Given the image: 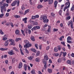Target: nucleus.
I'll return each instance as SVG.
<instances>
[{"label": "nucleus", "instance_id": "obj_1", "mask_svg": "<svg viewBox=\"0 0 74 74\" xmlns=\"http://www.w3.org/2000/svg\"><path fill=\"white\" fill-rule=\"evenodd\" d=\"M5 6L8 7V4L4 3L3 4V6L1 7V13H4V12L6 11V8H5Z\"/></svg>", "mask_w": 74, "mask_h": 74}, {"label": "nucleus", "instance_id": "obj_2", "mask_svg": "<svg viewBox=\"0 0 74 74\" xmlns=\"http://www.w3.org/2000/svg\"><path fill=\"white\" fill-rule=\"evenodd\" d=\"M17 4V6L18 7L19 5V1L18 0L17 2V1H14L13 3H12L11 5L12 6V7H14V6H15V5H16Z\"/></svg>", "mask_w": 74, "mask_h": 74}, {"label": "nucleus", "instance_id": "obj_3", "mask_svg": "<svg viewBox=\"0 0 74 74\" xmlns=\"http://www.w3.org/2000/svg\"><path fill=\"white\" fill-rule=\"evenodd\" d=\"M47 19V17L45 15H44L42 16V19L43 21V22L48 23L49 21V20Z\"/></svg>", "mask_w": 74, "mask_h": 74}, {"label": "nucleus", "instance_id": "obj_4", "mask_svg": "<svg viewBox=\"0 0 74 74\" xmlns=\"http://www.w3.org/2000/svg\"><path fill=\"white\" fill-rule=\"evenodd\" d=\"M32 46V44H29V42L26 44L24 46V48H27V47H30Z\"/></svg>", "mask_w": 74, "mask_h": 74}, {"label": "nucleus", "instance_id": "obj_5", "mask_svg": "<svg viewBox=\"0 0 74 74\" xmlns=\"http://www.w3.org/2000/svg\"><path fill=\"white\" fill-rule=\"evenodd\" d=\"M8 53L9 55H13L14 54V51L12 50H11V51L8 52Z\"/></svg>", "mask_w": 74, "mask_h": 74}, {"label": "nucleus", "instance_id": "obj_6", "mask_svg": "<svg viewBox=\"0 0 74 74\" xmlns=\"http://www.w3.org/2000/svg\"><path fill=\"white\" fill-rule=\"evenodd\" d=\"M27 18L25 17V18L23 19V21H24V23H27Z\"/></svg>", "mask_w": 74, "mask_h": 74}, {"label": "nucleus", "instance_id": "obj_7", "mask_svg": "<svg viewBox=\"0 0 74 74\" xmlns=\"http://www.w3.org/2000/svg\"><path fill=\"white\" fill-rule=\"evenodd\" d=\"M8 40H6L5 42L4 45L5 46L7 47L8 46Z\"/></svg>", "mask_w": 74, "mask_h": 74}, {"label": "nucleus", "instance_id": "obj_8", "mask_svg": "<svg viewBox=\"0 0 74 74\" xmlns=\"http://www.w3.org/2000/svg\"><path fill=\"white\" fill-rule=\"evenodd\" d=\"M58 2L56 1H54V7L55 8H56L57 7V5H58Z\"/></svg>", "mask_w": 74, "mask_h": 74}, {"label": "nucleus", "instance_id": "obj_9", "mask_svg": "<svg viewBox=\"0 0 74 74\" xmlns=\"http://www.w3.org/2000/svg\"><path fill=\"white\" fill-rule=\"evenodd\" d=\"M22 63L20 62L19 63V64L18 65V69H21V68H22Z\"/></svg>", "mask_w": 74, "mask_h": 74}, {"label": "nucleus", "instance_id": "obj_10", "mask_svg": "<svg viewBox=\"0 0 74 74\" xmlns=\"http://www.w3.org/2000/svg\"><path fill=\"white\" fill-rule=\"evenodd\" d=\"M28 59L30 60H32V59L34 58V56H32L30 57H28L27 58Z\"/></svg>", "mask_w": 74, "mask_h": 74}, {"label": "nucleus", "instance_id": "obj_11", "mask_svg": "<svg viewBox=\"0 0 74 74\" xmlns=\"http://www.w3.org/2000/svg\"><path fill=\"white\" fill-rule=\"evenodd\" d=\"M0 49L1 51H7V50H8V48L5 49L4 48H1Z\"/></svg>", "mask_w": 74, "mask_h": 74}, {"label": "nucleus", "instance_id": "obj_12", "mask_svg": "<svg viewBox=\"0 0 74 74\" xmlns=\"http://www.w3.org/2000/svg\"><path fill=\"white\" fill-rule=\"evenodd\" d=\"M66 5H68V8H69L70 7V3L69 2H67L66 4H65Z\"/></svg>", "mask_w": 74, "mask_h": 74}, {"label": "nucleus", "instance_id": "obj_13", "mask_svg": "<svg viewBox=\"0 0 74 74\" xmlns=\"http://www.w3.org/2000/svg\"><path fill=\"white\" fill-rule=\"evenodd\" d=\"M30 73L32 74H36V73H35V70L34 69H32Z\"/></svg>", "mask_w": 74, "mask_h": 74}, {"label": "nucleus", "instance_id": "obj_14", "mask_svg": "<svg viewBox=\"0 0 74 74\" xmlns=\"http://www.w3.org/2000/svg\"><path fill=\"white\" fill-rule=\"evenodd\" d=\"M47 71L49 73H52V70L51 69H48L47 70Z\"/></svg>", "mask_w": 74, "mask_h": 74}, {"label": "nucleus", "instance_id": "obj_15", "mask_svg": "<svg viewBox=\"0 0 74 74\" xmlns=\"http://www.w3.org/2000/svg\"><path fill=\"white\" fill-rule=\"evenodd\" d=\"M67 64H69L71 65V61L70 60H68L67 61Z\"/></svg>", "mask_w": 74, "mask_h": 74}, {"label": "nucleus", "instance_id": "obj_16", "mask_svg": "<svg viewBox=\"0 0 74 74\" xmlns=\"http://www.w3.org/2000/svg\"><path fill=\"white\" fill-rule=\"evenodd\" d=\"M44 59L46 60H48V57L47 56H45L44 57Z\"/></svg>", "mask_w": 74, "mask_h": 74}, {"label": "nucleus", "instance_id": "obj_17", "mask_svg": "<svg viewBox=\"0 0 74 74\" xmlns=\"http://www.w3.org/2000/svg\"><path fill=\"white\" fill-rule=\"evenodd\" d=\"M48 28L47 29V32H49H49H50V31L51 30V26L50 25H48Z\"/></svg>", "mask_w": 74, "mask_h": 74}, {"label": "nucleus", "instance_id": "obj_18", "mask_svg": "<svg viewBox=\"0 0 74 74\" xmlns=\"http://www.w3.org/2000/svg\"><path fill=\"white\" fill-rule=\"evenodd\" d=\"M73 23V21L72 20L68 22L67 24L68 26H70V25L71 24Z\"/></svg>", "mask_w": 74, "mask_h": 74}, {"label": "nucleus", "instance_id": "obj_19", "mask_svg": "<svg viewBox=\"0 0 74 74\" xmlns=\"http://www.w3.org/2000/svg\"><path fill=\"white\" fill-rule=\"evenodd\" d=\"M31 39L32 41H35V39L34 38V36H32L31 37Z\"/></svg>", "mask_w": 74, "mask_h": 74}, {"label": "nucleus", "instance_id": "obj_20", "mask_svg": "<svg viewBox=\"0 0 74 74\" xmlns=\"http://www.w3.org/2000/svg\"><path fill=\"white\" fill-rule=\"evenodd\" d=\"M22 40V39L21 38H16L15 40V41L16 42H18V41H19V40H20V41H21Z\"/></svg>", "mask_w": 74, "mask_h": 74}, {"label": "nucleus", "instance_id": "obj_21", "mask_svg": "<svg viewBox=\"0 0 74 74\" xmlns=\"http://www.w3.org/2000/svg\"><path fill=\"white\" fill-rule=\"evenodd\" d=\"M53 0H49V4H51L53 3Z\"/></svg>", "mask_w": 74, "mask_h": 74}, {"label": "nucleus", "instance_id": "obj_22", "mask_svg": "<svg viewBox=\"0 0 74 74\" xmlns=\"http://www.w3.org/2000/svg\"><path fill=\"white\" fill-rule=\"evenodd\" d=\"M37 8L38 9H40V8H42V5H39L38 6Z\"/></svg>", "mask_w": 74, "mask_h": 74}, {"label": "nucleus", "instance_id": "obj_23", "mask_svg": "<svg viewBox=\"0 0 74 74\" xmlns=\"http://www.w3.org/2000/svg\"><path fill=\"white\" fill-rule=\"evenodd\" d=\"M40 58H36L35 59V60L36 62H40Z\"/></svg>", "mask_w": 74, "mask_h": 74}, {"label": "nucleus", "instance_id": "obj_24", "mask_svg": "<svg viewBox=\"0 0 74 74\" xmlns=\"http://www.w3.org/2000/svg\"><path fill=\"white\" fill-rule=\"evenodd\" d=\"M24 69L25 71L27 70V65L26 64H25L24 65Z\"/></svg>", "mask_w": 74, "mask_h": 74}, {"label": "nucleus", "instance_id": "obj_25", "mask_svg": "<svg viewBox=\"0 0 74 74\" xmlns=\"http://www.w3.org/2000/svg\"><path fill=\"white\" fill-rule=\"evenodd\" d=\"M31 30L32 31H33L34 30L36 31V30H37V29L36 28V27H34L31 29Z\"/></svg>", "mask_w": 74, "mask_h": 74}, {"label": "nucleus", "instance_id": "obj_26", "mask_svg": "<svg viewBox=\"0 0 74 74\" xmlns=\"http://www.w3.org/2000/svg\"><path fill=\"white\" fill-rule=\"evenodd\" d=\"M28 27L29 29H31L32 28V25H29L28 26Z\"/></svg>", "mask_w": 74, "mask_h": 74}, {"label": "nucleus", "instance_id": "obj_27", "mask_svg": "<svg viewBox=\"0 0 74 74\" xmlns=\"http://www.w3.org/2000/svg\"><path fill=\"white\" fill-rule=\"evenodd\" d=\"M67 43H69V44H72L73 43V42L71 41L68 40H67Z\"/></svg>", "mask_w": 74, "mask_h": 74}, {"label": "nucleus", "instance_id": "obj_28", "mask_svg": "<svg viewBox=\"0 0 74 74\" xmlns=\"http://www.w3.org/2000/svg\"><path fill=\"white\" fill-rule=\"evenodd\" d=\"M15 33L16 34H19V31L18 30H16L15 32Z\"/></svg>", "mask_w": 74, "mask_h": 74}, {"label": "nucleus", "instance_id": "obj_29", "mask_svg": "<svg viewBox=\"0 0 74 74\" xmlns=\"http://www.w3.org/2000/svg\"><path fill=\"white\" fill-rule=\"evenodd\" d=\"M62 53L63 54V56L64 57H65V56H66V55H67V53L66 52H63Z\"/></svg>", "mask_w": 74, "mask_h": 74}, {"label": "nucleus", "instance_id": "obj_30", "mask_svg": "<svg viewBox=\"0 0 74 74\" xmlns=\"http://www.w3.org/2000/svg\"><path fill=\"white\" fill-rule=\"evenodd\" d=\"M54 51L55 52H58V49L57 47H55L54 49Z\"/></svg>", "mask_w": 74, "mask_h": 74}, {"label": "nucleus", "instance_id": "obj_31", "mask_svg": "<svg viewBox=\"0 0 74 74\" xmlns=\"http://www.w3.org/2000/svg\"><path fill=\"white\" fill-rule=\"evenodd\" d=\"M13 48L14 49V50L16 51L17 52H18L19 51L18 50V49H17V48H16V47H13Z\"/></svg>", "mask_w": 74, "mask_h": 74}, {"label": "nucleus", "instance_id": "obj_32", "mask_svg": "<svg viewBox=\"0 0 74 74\" xmlns=\"http://www.w3.org/2000/svg\"><path fill=\"white\" fill-rule=\"evenodd\" d=\"M14 16L15 17V18H20V17H21L20 16H18V15H14Z\"/></svg>", "mask_w": 74, "mask_h": 74}, {"label": "nucleus", "instance_id": "obj_33", "mask_svg": "<svg viewBox=\"0 0 74 74\" xmlns=\"http://www.w3.org/2000/svg\"><path fill=\"white\" fill-rule=\"evenodd\" d=\"M67 40H71V37L69 36L67 38Z\"/></svg>", "mask_w": 74, "mask_h": 74}, {"label": "nucleus", "instance_id": "obj_34", "mask_svg": "<svg viewBox=\"0 0 74 74\" xmlns=\"http://www.w3.org/2000/svg\"><path fill=\"white\" fill-rule=\"evenodd\" d=\"M19 14H20V15H23V11H20L19 12Z\"/></svg>", "mask_w": 74, "mask_h": 74}, {"label": "nucleus", "instance_id": "obj_35", "mask_svg": "<svg viewBox=\"0 0 74 74\" xmlns=\"http://www.w3.org/2000/svg\"><path fill=\"white\" fill-rule=\"evenodd\" d=\"M4 16V14L2 13L1 14H0V18H3V17Z\"/></svg>", "mask_w": 74, "mask_h": 74}, {"label": "nucleus", "instance_id": "obj_36", "mask_svg": "<svg viewBox=\"0 0 74 74\" xmlns=\"http://www.w3.org/2000/svg\"><path fill=\"white\" fill-rule=\"evenodd\" d=\"M11 45H15V43H14V40H13L12 42H11Z\"/></svg>", "mask_w": 74, "mask_h": 74}, {"label": "nucleus", "instance_id": "obj_37", "mask_svg": "<svg viewBox=\"0 0 74 74\" xmlns=\"http://www.w3.org/2000/svg\"><path fill=\"white\" fill-rule=\"evenodd\" d=\"M58 49L59 51L61 50V46H58Z\"/></svg>", "mask_w": 74, "mask_h": 74}, {"label": "nucleus", "instance_id": "obj_38", "mask_svg": "<svg viewBox=\"0 0 74 74\" xmlns=\"http://www.w3.org/2000/svg\"><path fill=\"white\" fill-rule=\"evenodd\" d=\"M63 38H64V36H62L60 37V41H62V40H63V39H62Z\"/></svg>", "mask_w": 74, "mask_h": 74}, {"label": "nucleus", "instance_id": "obj_39", "mask_svg": "<svg viewBox=\"0 0 74 74\" xmlns=\"http://www.w3.org/2000/svg\"><path fill=\"white\" fill-rule=\"evenodd\" d=\"M24 42H25V43H26V44L27 43H29V41H28L27 40H24Z\"/></svg>", "mask_w": 74, "mask_h": 74}, {"label": "nucleus", "instance_id": "obj_40", "mask_svg": "<svg viewBox=\"0 0 74 74\" xmlns=\"http://www.w3.org/2000/svg\"><path fill=\"white\" fill-rule=\"evenodd\" d=\"M21 31L23 34V36H25V33H24V31H23V30L22 29H21Z\"/></svg>", "mask_w": 74, "mask_h": 74}, {"label": "nucleus", "instance_id": "obj_41", "mask_svg": "<svg viewBox=\"0 0 74 74\" xmlns=\"http://www.w3.org/2000/svg\"><path fill=\"white\" fill-rule=\"evenodd\" d=\"M32 51L33 52H35V53H36V50L35 49H31Z\"/></svg>", "mask_w": 74, "mask_h": 74}, {"label": "nucleus", "instance_id": "obj_42", "mask_svg": "<svg viewBox=\"0 0 74 74\" xmlns=\"http://www.w3.org/2000/svg\"><path fill=\"white\" fill-rule=\"evenodd\" d=\"M62 10H60L59 12V14L61 16H62Z\"/></svg>", "mask_w": 74, "mask_h": 74}, {"label": "nucleus", "instance_id": "obj_43", "mask_svg": "<svg viewBox=\"0 0 74 74\" xmlns=\"http://www.w3.org/2000/svg\"><path fill=\"white\" fill-rule=\"evenodd\" d=\"M67 8H68V7L67 6H66L63 9V11H64V12H65V11H66V9H67Z\"/></svg>", "mask_w": 74, "mask_h": 74}, {"label": "nucleus", "instance_id": "obj_44", "mask_svg": "<svg viewBox=\"0 0 74 74\" xmlns=\"http://www.w3.org/2000/svg\"><path fill=\"white\" fill-rule=\"evenodd\" d=\"M39 55H40V52L39 51H38L36 53V56H39Z\"/></svg>", "mask_w": 74, "mask_h": 74}, {"label": "nucleus", "instance_id": "obj_45", "mask_svg": "<svg viewBox=\"0 0 74 74\" xmlns=\"http://www.w3.org/2000/svg\"><path fill=\"white\" fill-rule=\"evenodd\" d=\"M25 8L24 6V5H23L21 6V9L22 10H23Z\"/></svg>", "mask_w": 74, "mask_h": 74}, {"label": "nucleus", "instance_id": "obj_46", "mask_svg": "<svg viewBox=\"0 0 74 74\" xmlns=\"http://www.w3.org/2000/svg\"><path fill=\"white\" fill-rule=\"evenodd\" d=\"M61 62H62V59L60 58H59V59L58 60V63H60Z\"/></svg>", "mask_w": 74, "mask_h": 74}, {"label": "nucleus", "instance_id": "obj_47", "mask_svg": "<svg viewBox=\"0 0 74 74\" xmlns=\"http://www.w3.org/2000/svg\"><path fill=\"white\" fill-rule=\"evenodd\" d=\"M35 47L36 49H38V44H35Z\"/></svg>", "mask_w": 74, "mask_h": 74}, {"label": "nucleus", "instance_id": "obj_48", "mask_svg": "<svg viewBox=\"0 0 74 74\" xmlns=\"http://www.w3.org/2000/svg\"><path fill=\"white\" fill-rule=\"evenodd\" d=\"M61 44L63 45L64 46H65V43L64 42H61Z\"/></svg>", "mask_w": 74, "mask_h": 74}, {"label": "nucleus", "instance_id": "obj_49", "mask_svg": "<svg viewBox=\"0 0 74 74\" xmlns=\"http://www.w3.org/2000/svg\"><path fill=\"white\" fill-rule=\"evenodd\" d=\"M50 48V47H49V46H47V47L46 49L47 51H48V50H49V49Z\"/></svg>", "mask_w": 74, "mask_h": 74}, {"label": "nucleus", "instance_id": "obj_50", "mask_svg": "<svg viewBox=\"0 0 74 74\" xmlns=\"http://www.w3.org/2000/svg\"><path fill=\"white\" fill-rule=\"evenodd\" d=\"M70 18H71V17L70 16H68L67 17V18H66V20H69V19H70Z\"/></svg>", "mask_w": 74, "mask_h": 74}, {"label": "nucleus", "instance_id": "obj_51", "mask_svg": "<svg viewBox=\"0 0 74 74\" xmlns=\"http://www.w3.org/2000/svg\"><path fill=\"white\" fill-rule=\"evenodd\" d=\"M68 47V48L69 49H71V47H70V45L69 44H68L67 45Z\"/></svg>", "mask_w": 74, "mask_h": 74}, {"label": "nucleus", "instance_id": "obj_52", "mask_svg": "<svg viewBox=\"0 0 74 74\" xmlns=\"http://www.w3.org/2000/svg\"><path fill=\"white\" fill-rule=\"evenodd\" d=\"M29 12V9H27L25 11V12H26L27 14Z\"/></svg>", "mask_w": 74, "mask_h": 74}, {"label": "nucleus", "instance_id": "obj_53", "mask_svg": "<svg viewBox=\"0 0 74 74\" xmlns=\"http://www.w3.org/2000/svg\"><path fill=\"white\" fill-rule=\"evenodd\" d=\"M6 21H2L1 23L2 25H4V23H6Z\"/></svg>", "mask_w": 74, "mask_h": 74}, {"label": "nucleus", "instance_id": "obj_54", "mask_svg": "<svg viewBox=\"0 0 74 74\" xmlns=\"http://www.w3.org/2000/svg\"><path fill=\"white\" fill-rule=\"evenodd\" d=\"M0 33H1V34H4V32L2 31V30H0Z\"/></svg>", "mask_w": 74, "mask_h": 74}, {"label": "nucleus", "instance_id": "obj_55", "mask_svg": "<svg viewBox=\"0 0 74 74\" xmlns=\"http://www.w3.org/2000/svg\"><path fill=\"white\" fill-rule=\"evenodd\" d=\"M36 28L37 29H40V27L39 26H36Z\"/></svg>", "mask_w": 74, "mask_h": 74}, {"label": "nucleus", "instance_id": "obj_56", "mask_svg": "<svg viewBox=\"0 0 74 74\" xmlns=\"http://www.w3.org/2000/svg\"><path fill=\"white\" fill-rule=\"evenodd\" d=\"M32 19H36V17L34 16H32Z\"/></svg>", "mask_w": 74, "mask_h": 74}, {"label": "nucleus", "instance_id": "obj_57", "mask_svg": "<svg viewBox=\"0 0 74 74\" xmlns=\"http://www.w3.org/2000/svg\"><path fill=\"white\" fill-rule=\"evenodd\" d=\"M53 32H57V31H58V29H54Z\"/></svg>", "mask_w": 74, "mask_h": 74}, {"label": "nucleus", "instance_id": "obj_58", "mask_svg": "<svg viewBox=\"0 0 74 74\" xmlns=\"http://www.w3.org/2000/svg\"><path fill=\"white\" fill-rule=\"evenodd\" d=\"M29 22H30L31 23H33V22H34V21H32V19H29Z\"/></svg>", "mask_w": 74, "mask_h": 74}, {"label": "nucleus", "instance_id": "obj_59", "mask_svg": "<svg viewBox=\"0 0 74 74\" xmlns=\"http://www.w3.org/2000/svg\"><path fill=\"white\" fill-rule=\"evenodd\" d=\"M73 23H71V27L72 29H73Z\"/></svg>", "mask_w": 74, "mask_h": 74}, {"label": "nucleus", "instance_id": "obj_60", "mask_svg": "<svg viewBox=\"0 0 74 74\" xmlns=\"http://www.w3.org/2000/svg\"><path fill=\"white\" fill-rule=\"evenodd\" d=\"M10 24L12 27H14V25H13V23H11Z\"/></svg>", "mask_w": 74, "mask_h": 74}, {"label": "nucleus", "instance_id": "obj_61", "mask_svg": "<svg viewBox=\"0 0 74 74\" xmlns=\"http://www.w3.org/2000/svg\"><path fill=\"white\" fill-rule=\"evenodd\" d=\"M5 63H6V64H8V60H5Z\"/></svg>", "mask_w": 74, "mask_h": 74}, {"label": "nucleus", "instance_id": "obj_62", "mask_svg": "<svg viewBox=\"0 0 74 74\" xmlns=\"http://www.w3.org/2000/svg\"><path fill=\"white\" fill-rule=\"evenodd\" d=\"M8 16H9V13H6L5 14V16L8 17Z\"/></svg>", "mask_w": 74, "mask_h": 74}, {"label": "nucleus", "instance_id": "obj_63", "mask_svg": "<svg viewBox=\"0 0 74 74\" xmlns=\"http://www.w3.org/2000/svg\"><path fill=\"white\" fill-rule=\"evenodd\" d=\"M74 10V6H73L71 8V11H73V10Z\"/></svg>", "mask_w": 74, "mask_h": 74}, {"label": "nucleus", "instance_id": "obj_64", "mask_svg": "<svg viewBox=\"0 0 74 74\" xmlns=\"http://www.w3.org/2000/svg\"><path fill=\"white\" fill-rule=\"evenodd\" d=\"M43 63H44V64H47V61H43Z\"/></svg>", "mask_w": 74, "mask_h": 74}]
</instances>
